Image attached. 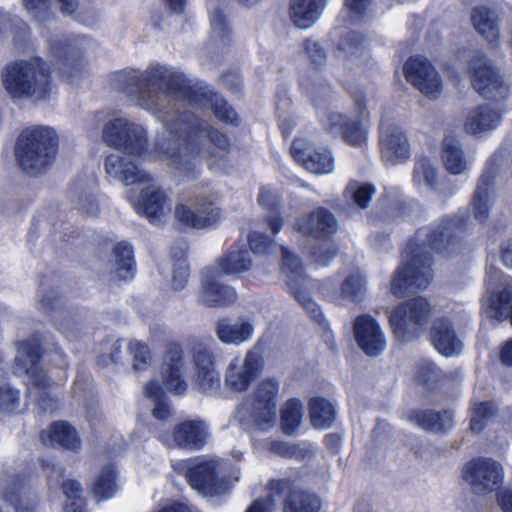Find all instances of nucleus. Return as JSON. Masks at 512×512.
Here are the masks:
<instances>
[{"label":"nucleus","instance_id":"f257e3e1","mask_svg":"<svg viewBox=\"0 0 512 512\" xmlns=\"http://www.w3.org/2000/svg\"><path fill=\"white\" fill-rule=\"evenodd\" d=\"M114 87L132 97L166 129L155 145L159 157L180 175L190 178L192 156V87L178 68L151 63L143 71L124 70L114 76Z\"/></svg>","mask_w":512,"mask_h":512},{"label":"nucleus","instance_id":"f03ea898","mask_svg":"<svg viewBox=\"0 0 512 512\" xmlns=\"http://www.w3.org/2000/svg\"><path fill=\"white\" fill-rule=\"evenodd\" d=\"M468 225L469 216L457 213L418 228L405 245L406 260L393 274L391 293L404 297L426 289L433 278L432 253L450 256L460 250Z\"/></svg>","mask_w":512,"mask_h":512},{"label":"nucleus","instance_id":"7ed1b4c3","mask_svg":"<svg viewBox=\"0 0 512 512\" xmlns=\"http://www.w3.org/2000/svg\"><path fill=\"white\" fill-rule=\"evenodd\" d=\"M50 70L40 58L8 63L1 79L5 91L12 99H44L49 91Z\"/></svg>","mask_w":512,"mask_h":512},{"label":"nucleus","instance_id":"20e7f679","mask_svg":"<svg viewBox=\"0 0 512 512\" xmlns=\"http://www.w3.org/2000/svg\"><path fill=\"white\" fill-rule=\"evenodd\" d=\"M58 148L54 129L36 126L25 129L16 143V158L22 170L30 175L47 171L55 159Z\"/></svg>","mask_w":512,"mask_h":512},{"label":"nucleus","instance_id":"39448f33","mask_svg":"<svg viewBox=\"0 0 512 512\" xmlns=\"http://www.w3.org/2000/svg\"><path fill=\"white\" fill-rule=\"evenodd\" d=\"M432 312V305L423 296H416L397 304L389 315L393 335L401 342L417 338L429 322Z\"/></svg>","mask_w":512,"mask_h":512},{"label":"nucleus","instance_id":"423d86ee","mask_svg":"<svg viewBox=\"0 0 512 512\" xmlns=\"http://www.w3.org/2000/svg\"><path fill=\"white\" fill-rule=\"evenodd\" d=\"M282 270L287 275V287L294 299L303 307L309 317L326 328L324 315L319 305L310 297L306 287V274L301 259L287 247L281 246Z\"/></svg>","mask_w":512,"mask_h":512},{"label":"nucleus","instance_id":"0eeeda50","mask_svg":"<svg viewBox=\"0 0 512 512\" xmlns=\"http://www.w3.org/2000/svg\"><path fill=\"white\" fill-rule=\"evenodd\" d=\"M468 68L471 84L483 98L493 101L506 98L508 87L505 86L497 68L483 52L477 51L471 57Z\"/></svg>","mask_w":512,"mask_h":512},{"label":"nucleus","instance_id":"6e6552de","mask_svg":"<svg viewBox=\"0 0 512 512\" xmlns=\"http://www.w3.org/2000/svg\"><path fill=\"white\" fill-rule=\"evenodd\" d=\"M217 458L194 457V490L204 497L222 496L232 488L229 476L220 474Z\"/></svg>","mask_w":512,"mask_h":512},{"label":"nucleus","instance_id":"1a4fd4ad","mask_svg":"<svg viewBox=\"0 0 512 512\" xmlns=\"http://www.w3.org/2000/svg\"><path fill=\"white\" fill-rule=\"evenodd\" d=\"M503 477L501 464L486 457L472 458L462 469V478L476 494H486L494 491L502 484Z\"/></svg>","mask_w":512,"mask_h":512},{"label":"nucleus","instance_id":"9d476101","mask_svg":"<svg viewBox=\"0 0 512 512\" xmlns=\"http://www.w3.org/2000/svg\"><path fill=\"white\" fill-rule=\"evenodd\" d=\"M497 172L496 160L489 159L472 193L469 208L473 218L479 224H486L490 218V212L496 197L495 181Z\"/></svg>","mask_w":512,"mask_h":512},{"label":"nucleus","instance_id":"9b49d317","mask_svg":"<svg viewBox=\"0 0 512 512\" xmlns=\"http://www.w3.org/2000/svg\"><path fill=\"white\" fill-rule=\"evenodd\" d=\"M92 46V41L84 36L53 40L50 48L59 61V73L69 79L81 71L85 64L84 56Z\"/></svg>","mask_w":512,"mask_h":512},{"label":"nucleus","instance_id":"f8f14e48","mask_svg":"<svg viewBox=\"0 0 512 512\" xmlns=\"http://www.w3.org/2000/svg\"><path fill=\"white\" fill-rule=\"evenodd\" d=\"M268 490L276 496L286 493L283 512H319L322 506L318 495L295 486L291 478L270 479Z\"/></svg>","mask_w":512,"mask_h":512},{"label":"nucleus","instance_id":"ddd939ff","mask_svg":"<svg viewBox=\"0 0 512 512\" xmlns=\"http://www.w3.org/2000/svg\"><path fill=\"white\" fill-rule=\"evenodd\" d=\"M405 79L429 99H437L443 88L442 79L433 64L421 55L409 57L404 66Z\"/></svg>","mask_w":512,"mask_h":512},{"label":"nucleus","instance_id":"4468645a","mask_svg":"<svg viewBox=\"0 0 512 512\" xmlns=\"http://www.w3.org/2000/svg\"><path fill=\"white\" fill-rule=\"evenodd\" d=\"M293 230L306 238L316 241H331L338 230L335 215L326 207L319 206L297 217Z\"/></svg>","mask_w":512,"mask_h":512},{"label":"nucleus","instance_id":"2eb2a0df","mask_svg":"<svg viewBox=\"0 0 512 512\" xmlns=\"http://www.w3.org/2000/svg\"><path fill=\"white\" fill-rule=\"evenodd\" d=\"M278 393L279 383L272 378L259 382L253 392L251 417L261 430L269 428L275 422Z\"/></svg>","mask_w":512,"mask_h":512},{"label":"nucleus","instance_id":"dca6fc26","mask_svg":"<svg viewBox=\"0 0 512 512\" xmlns=\"http://www.w3.org/2000/svg\"><path fill=\"white\" fill-rule=\"evenodd\" d=\"M231 149L229 136L220 129L194 115V156L216 158Z\"/></svg>","mask_w":512,"mask_h":512},{"label":"nucleus","instance_id":"f3484780","mask_svg":"<svg viewBox=\"0 0 512 512\" xmlns=\"http://www.w3.org/2000/svg\"><path fill=\"white\" fill-rule=\"evenodd\" d=\"M40 338L34 336L18 343L15 356L14 373L18 376H29L32 384L40 388L49 385V379L39 366L41 357Z\"/></svg>","mask_w":512,"mask_h":512},{"label":"nucleus","instance_id":"a211bd4d","mask_svg":"<svg viewBox=\"0 0 512 512\" xmlns=\"http://www.w3.org/2000/svg\"><path fill=\"white\" fill-rule=\"evenodd\" d=\"M194 105L209 109L219 122L227 126L237 128L241 125L240 115L227 99L198 81L194 82Z\"/></svg>","mask_w":512,"mask_h":512},{"label":"nucleus","instance_id":"6ab92c4d","mask_svg":"<svg viewBox=\"0 0 512 512\" xmlns=\"http://www.w3.org/2000/svg\"><path fill=\"white\" fill-rule=\"evenodd\" d=\"M194 382L205 395L219 394L220 374L215 368V357L211 349L194 345Z\"/></svg>","mask_w":512,"mask_h":512},{"label":"nucleus","instance_id":"aec40b11","mask_svg":"<svg viewBox=\"0 0 512 512\" xmlns=\"http://www.w3.org/2000/svg\"><path fill=\"white\" fill-rule=\"evenodd\" d=\"M353 334L358 347L367 356L377 357L386 348L385 335L377 320L369 314L354 319Z\"/></svg>","mask_w":512,"mask_h":512},{"label":"nucleus","instance_id":"412c9836","mask_svg":"<svg viewBox=\"0 0 512 512\" xmlns=\"http://www.w3.org/2000/svg\"><path fill=\"white\" fill-rule=\"evenodd\" d=\"M379 148L382 159L392 165L404 163L411 156L406 133L394 124L381 129Z\"/></svg>","mask_w":512,"mask_h":512},{"label":"nucleus","instance_id":"4be33fe9","mask_svg":"<svg viewBox=\"0 0 512 512\" xmlns=\"http://www.w3.org/2000/svg\"><path fill=\"white\" fill-rule=\"evenodd\" d=\"M293 158L301 162L309 171L316 174L330 173L334 168V159L331 152L325 147H314L294 140L291 148Z\"/></svg>","mask_w":512,"mask_h":512},{"label":"nucleus","instance_id":"5701e85b","mask_svg":"<svg viewBox=\"0 0 512 512\" xmlns=\"http://www.w3.org/2000/svg\"><path fill=\"white\" fill-rule=\"evenodd\" d=\"M326 129L329 133L341 136L349 146L360 147L367 141V131L360 119H351L339 112L327 114Z\"/></svg>","mask_w":512,"mask_h":512},{"label":"nucleus","instance_id":"b1692460","mask_svg":"<svg viewBox=\"0 0 512 512\" xmlns=\"http://www.w3.org/2000/svg\"><path fill=\"white\" fill-rule=\"evenodd\" d=\"M104 168L109 177L125 185L145 183L151 179L145 171L140 169L128 157L116 153L106 157Z\"/></svg>","mask_w":512,"mask_h":512},{"label":"nucleus","instance_id":"393cba45","mask_svg":"<svg viewBox=\"0 0 512 512\" xmlns=\"http://www.w3.org/2000/svg\"><path fill=\"white\" fill-rule=\"evenodd\" d=\"M429 337L434 348L443 356H452L462 349V342L448 317H439L433 321Z\"/></svg>","mask_w":512,"mask_h":512},{"label":"nucleus","instance_id":"a878e982","mask_svg":"<svg viewBox=\"0 0 512 512\" xmlns=\"http://www.w3.org/2000/svg\"><path fill=\"white\" fill-rule=\"evenodd\" d=\"M212 270H208L202 280L200 301L207 307H227L232 305L237 299L235 289L229 285L223 284L216 279Z\"/></svg>","mask_w":512,"mask_h":512},{"label":"nucleus","instance_id":"bb28decb","mask_svg":"<svg viewBox=\"0 0 512 512\" xmlns=\"http://www.w3.org/2000/svg\"><path fill=\"white\" fill-rule=\"evenodd\" d=\"M408 420L421 429L431 432H447L454 423V412L451 409L434 411L432 409H412L408 412Z\"/></svg>","mask_w":512,"mask_h":512},{"label":"nucleus","instance_id":"cd10ccee","mask_svg":"<svg viewBox=\"0 0 512 512\" xmlns=\"http://www.w3.org/2000/svg\"><path fill=\"white\" fill-rule=\"evenodd\" d=\"M182 354L177 346H172L166 353L162 365L163 383L167 390L175 395H183L187 383L182 379Z\"/></svg>","mask_w":512,"mask_h":512},{"label":"nucleus","instance_id":"c85d7f7f","mask_svg":"<svg viewBox=\"0 0 512 512\" xmlns=\"http://www.w3.org/2000/svg\"><path fill=\"white\" fill-rule=\"evenodd\" d=\"M128 198L136 211L144 214L151 223L158 225L162 222L166 204V195L163 191L154 186H148L141 192L138 200L131 199V196Z\"/></svg>","mask_w":512,"mask_h":512},{"label":"nucleus","instance_id":"c756f323","mask_svg":"<svg viewBox=\"0 0 512 512\" xmlns=\"http://www.w3.org/2000/svg\"><path fill=\"white\" fill-rule=\"evenodd\" d=\"M41 440L45 445L70 451H77L81 446L77 431L66 421L51 424L47 431L41 433Z\"/></svg>","mask_w":512,"mask_h":512},{"label":"nucleus","instance_id":"7c9ffc66","mask_svg":"<svg viewBox=\"0 0 512 512\" xmlns=\"http://www.w3.org/2000/svg\"><path fill=\"white\" fill-rule=\"evenodd\" d=\"M27 13L38 22H45L54 15L59 7L62 14L71 15L78 8V0H22Z\"/></svg>","mask_w":512,"mask_h":512},{"label":"nucleus","instance_id":"2f4dec72","mask_svg":"<svg viewBox=\"0 0 512 512\" xmlns=\"http://www.w3.org/2000/svg\"><path fill=\"white\" fill-rule=\"evenodd\" d=\"M327 0H290L289 15L300 29L311 27L322 14Z\"/></svg>","mask_w":512,"mask_h":512},{"label":"nucleus","instance_id":"473e14b6","mask_svg":"<svg viewBox=\"0 0 512 512\" xmlns=\"http://www.w3.org/2000/svg\"><path fill=\"white\" fill-rule=\"evenodd\" d=\"M263 368L261 357L252 351H249L245 358L240 371L230 373L227 376V383L234 391L243 392L258 377Z\"/></svg>","mask_w":512,"mask_h":512},{"label":"nucleus","instance_id":"72a5a7b5","mask_svg":"<svg viewBox=\"0 0 512 512\" xmlns=\"http://www.w3.org/2000/svg\"><path fill=\"white\" fill-rule=\"evenodd\" d=\"M471 22L475 30L490 44H498V17L487 6H476L471 11Z\"/></svg>","mask_w":512,"mask_h":512},{"label":"nucleus","instance_id":"f704fd0d","mask_svg":"<svg viewBox=\"0 0 512 512\" xmlns=\"http://www.w3.org/2000/svg\"><path fill=\"white\" fill-rule=\"evenodd\" d=\"M308 412L310 423L315 429L330 428L337 415L334 404L322 396H313L309 399Z\"/></svg>","mask_w":512,"mask_h":512},{"label":"nucleus","instance_id":"c9c22d12","mask_svg":"<svg viewBox=\"0 0 512 512\" xmlns=\"http://www.w3.org/2000/svg\"><path fill=\"white\" fill-rule=\"evenodd\" d=\"M133 133L138 136L140 133V124L130 121L126 118H114L105 123L102 129V137L105 143L115 147L126 143L125 134Z\"/></svg>","mask_w":512,"mask_h":512},{"label":"nucleus","instance_id":"e433bc0d","mask_svg":"<svg viewBox=\"0 0 512 512\" xmlns=\"http://www.w3.org/2000/svg\"><path fill=\"white\" fill-rule=\"evenodd\" d=\"M253 325L248 321L241 324H230L227 318L217 321L216 334L218 339L225 344L239 345L249 340L253 335Z\"/></svg>","mask_w":512,"mask_h":512},{"label":"nucleus","instance_id":"4c0bfd02","mask_svg":"<svg viewBox=\"0 0 512 512\" xmlns=\"http://www.w3.org/2000/svg\"><path fill=\"white\" fill-rule=\"evenodd\" d=\"M512 306V284H505L500 289L491 291L487 300V314L499 322L507 320Z\"/></svg>","mask_w":512,"mask_h":512},{"label":"nucleus","instance_id":"58836bf2","mask_svg":"<svg viewBox=\"0 0 512 512\" xmlns=\"http://www.w3.org/2000/svg\"><path fill=\"white\" fill-rule=\"evenodd\" d=\"M500 121V113L488 105H480L467 118L465 128L472 134H477L494 129Z\"/></svg>","mask_w":512,"mask_h":512},{"label":"nucleus","instance_id":"ea45409f","mask_svg":"<svg viewBox=\"0 0 512 512\" xmlns=\"http://www.w3.org/2000/svg\"><path fill=\"white\" fill-rule=\"evenodd\" d=\"M144 396L152 403L151 415L159 421H167L173 415L171 403L162 387L154 380L144 386Z\"/></svg>","mask_w":512,"mask_h":512},{"label":"nucleus","instance_id":"a19ab883","mask_svg":"<svg viewBox=\"0 0 512 512\" xmlns=\"http://www.w3.org/2000/svg\"><path fill=\"white\" fill-rule=\"evenodd\" d=\"M217 265L224 274L232 275L249 270L252 260L247 249L231 247L218 258Z\"/></svg>","mask_w":512,"mask_h":512},{"label":"nucleus","instance_id":"79ce46f5","mask_svg":"<svg viewBox=\"0 0 512 512\" xmlns=\"http://www.w3.org/2000/svg\"><path fill=\"white\" fill-rule=\"evenodd\" d=\"M221 218V209L206 199L194 201V229L214 228Z\"/></svg>","mask_w":512,"mask_h":512},{"label":"nucleus","instance_id":"37998d69","mask_svg":"<svg viewBox=\"0 0 512 512\" xmlns=\"http://www.w3.org/2000/svg\"><path fill=\"white\" fill-rule=\"evenodd\" d=\"M498 414L497 405L490 400L480 401L471 409L469 429L474 434H480Z\"/></svg>","mask_w":512,"mask_h":512},{"label":"nucleus","instance_id":"c03bdc74","mask_svg":"<svg viewBox=\"0 0 512 512\" xmlns=\"http://www.w3.org/2000/svg\"><path fill=\"white\" fill-rule=\"evenodd\" d=\"M4 498L13 505L16 512H34L37 503L36 495L24 481L10 487Z\"/></svg>","mask_w":512,"mask_h":512},{"label":"nucleus","instance_id":"a18cd8bd","mask_svg":"<svg viewBox=\"0 0 512 512\" xmlns=\"http://www.w3.org/2000/svg\"><path fill=\"white\" fill-rule=\"evenodd\" d=\"M375 194L376 187L374 184L357 180H351L343 192L344 197L361 210H365L369 207Z\"/></svg>","mask_w":512,"mask_h":512},{"label":"nucleus","instance_id":"49530a36","mask_svg":"<svg viewBox=\"0 0 512 512\" xmlns=\"http://www.w3.org/2000/svg\"><path fill=\"white\" fill-rule=\"evenodd\" d=\"M442 160L446 170L453 175L463 173L467 168L463 150L453 138H445L442 144Z\"/></svg>","mask_w":512,"mask_h":512},{"label":"nucleus","instance_id":"de8ad7c7","mask_svg":"<svg viewBox=\"0 0 512 512\" xmlns=\"http://www.w3.org/2000/svg\"><path fill=\"white\" fill-rule=\"evenodd\" d=\"M173 257V277L172 286L175 290L183 289L190 278V266L188 262V247H182V244L175 246L172 251Z\"/></svg>","mask_w":512,"mask_h":512},{"label":"nucleus","instance_id":"09e8293b","mask_svg":"<svg viewBox=\"0 0 512 512\" xmlns=\"http://www.w3.org/2000/svg\"><path fill=\"white\" fill-rule=\"evenodd\" d=\"M303 406L299 399H288L280 411V423L285 435L294 434L301 424Z\"/></svg>","mask_w":512,"mask_h":512},{"label":"nucleus","instance_id":"8fccbe9b","mask_svg":"<svg viewBox=\"0 0 512 512\" xmlns=\"http://www.w3.org/2000/svg\"><path fill=\"white\" fill-rule=\"evenodd\" d=\"M116 273L120 279H127L133 275L134 260L133 249L125 242L118 243L114 250Z\"/></svg>","mask_w":512,"mask_h":512},{"label":"nucleus","instance_id":"3c124183","mask_svg":"<svg viewBox=\"0 0 512 512\" xmlns=\"http://www.w3.org/2000/svg\"><path fill=\"white\" fill-rule=\"evenodd\" d=\"M117 491L116 473L112 465H108L99 473L93 485V492L98 500L112 497Z\"/></svg>","mask_w":512,"mask_h":512},{"label":"nucleus","instance_id":"603ef678","mask_svg":"<svg viewBox=\"0 0 512 512\" xmlns=\"http://www.w3.org/2000/svg\"><path fill=\"white\" fill-rule=\"evenodd\" d=\"M62 489L66 497L64 512H85L83 489L80 483L75 480H65L62 483Z\"/></svg>","mask_w":512,"mask_h":512},{"label":"nucleus","instance_id":"864d4df0","mask_svg":"<svg viewBox=\"0 0 512 512\" xmlns=\"http://www.w3.org/2000/svg\"><path fill=\"white\" fill-rule=\"evenodd\" d=\"M415 378L417 382L429 391L435 390L444 378L443 371L432 362L420 364Z\"/></svg>","mask_w":512,"mask_h":512},{"label":"nucleus","instance_id":"5fc2aeb1","mask_svg":"<svg viewBox=\"0 0 512 512\" xmlns=\"http://www.w3.org/2000/svg\"><path fill=\"white\" fill-rule=\"evenodd\" d=\"M364 277L360 274H349L341 284V296L353 303H360L365 295Z\"/></svg>","mask_w":512,"mask_h":512},{"label":"nucleus","instance_id":"6e6d98bb","mask_svg":"<svg viewBox=\"0 0 512 512\" xmlns=\"http://www.w3.org/2000/svg\"><path fill=\"white\" fill-rule=\"evenodd\" d=\"M21 402L20 390L7 382H0V412L14 414L19 411Z\"/></svg>","mask_w":512,"mask_h":512},{"label":"nucleus","instance_id":"4d7b16f0","mask_svg":"<svg viewBox=\"0 0 512 512\" xmlns=\"http://www.w3.org/2000/svg\"><path fill=\"white\" fill-rule=\"evenodd\" d=\"M138 136H134L133 133L125 134L124 140L126 143L123 145H117V149H122L124 152L142 157L147 151V132L143 125L140 124V133Z\"/></svg>","mask_w":512,"mask_h":512},{"label":"nucleus","instance_id":"13d9d810","mask_svg":"<svg viewBox=\"0 0 512 512\" xmlns=\"http://www.w3.org/2000/svg\"><path fill=\"white\" fill-rule=\"evenodd\" d=\"M212 31L216 34L223 45H230L232 40V29L222 9L216 8L211 16Z\"/></svg>","mask_w":512,"mask_h":512},{"label":"nucleus","instance_id":"bf43d9fd","mask_svg":"<svg viewBox=\"0 0 512 512\" xmlns=\"http://www.w3.org/2000/svg\"><path fill=\"white\" fill-rule=\"evenodd\" d=\"M269 449L272 453L286 459L295 458L303 460L307 454V451L300 448L298 444H292L282 440H273L270 443Z\"/></svg>","mask_w":512,"mask_h":512},{"label":"nucleus","instance_id":"052dcab7","mask_svg":"<svg viewBox=\"0 0 512 512\" xmlns=\"http://www.w3.org/2000/svg\"><path fill=\"white\" fill-rule=\"evenodd\" d=\"M192 444V421L185 420L177 423L172 431V442L167 445L179 447L182 449L189 448Z\"/></svg>","mask_w":512,"mask_h":512},{"label":"nucleus","instance_id":"680f3d73","mask_svg":"<svg viewBox=\"0 0 512 512\" xmlns=\"http://www.w3.org/2000/svg\"><path fill=\"white\" fill-rule=\"evenodd\" d=\"M248 245L255 254H268L275 242L263 232L251 231L247 236Z\"/></svg>","mask_w":512,"mask_h":512},{"label":"nucleus","instance_id":"e2e57ef3","mask_svg":"<svg viewBox=\"0 0 512 512\" xmlns=\"http://www.w3.org/2000/svg\"><path fill=\"white\" fill-rule=\"evenodd\" d=\"M338 253V247L334 242H331L328 246H314L309 256L312 261L319 266H327L336 257Z\"/></svg>","mask_w":512,"mask_h":512},{"label":"nucleus","instance_id":"0e129e2a","mask_svg":"<svg viewBox=\"0 0 512 512\" xmlns=\"http://www.w3.org/2000/svg\"><path fill=\"white\" fill-rule=\"evenodd\" d=\"M365 42V36L358 31H348L339 40L338 47L340 50L355 54L363 48Z\"/></svg>","mask_w":512,"mask_h":512},{"label":"nucleus","instance_id":"69168bd1","mask_svg":"<svg viewBox=\"0 0 512 512\" xmlns=\"http://www.w3.org/2000/svg\"><path fill=\"white\" fill-rule=\"evenodd\" d=\"M414 177H422L425 183L432 189H435L437 186V171L427 158H423L415 164Z\"/></svg>","mask_w":512,"mask_h":512},{"label":"nucleus","instance_id":"338daca9","mask_svg":"<svg viewBox=\"0 0 512 512\" xmlns=\"http://www.w3.org/2000/svg\"><path fill=\"white\" fill-rule=\"evenodd\" d=\"M75 207L88 215H95L99 211V204L94 195L83 189L77 192Z\"/></svg>","mask_w":512,"mask_h":512},{"label":"nucleus","instance_id":"774afa93","mask_svg":"<svg viewBox=\"0 0 512 512\" xmlns=\"http://www.w3.org/2000/svg\"><path fill=\"white\" fill-rule=\"evenodd\" d=\"M128 347L133 357V369L135 371L144 370L150 360L147 346L137 341H131Z\"/></svg>","mask_w":512,"mask_h":512}]
</instances>
